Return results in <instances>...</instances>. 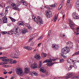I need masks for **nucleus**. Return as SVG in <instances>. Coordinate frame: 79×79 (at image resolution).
I'll list each match as a JSON object with an SVG mask.
<instances>
[{"label": "nucleus", "mask_w": 79, "mask_h": 79, "mask_svg": "<svg viewBox=\"0 0 79 79\" xmlns=\"http://www.w3.org/2000/svg\"><path fill=\"white\" fill-rule=\"evenodd\" d=\"M70 52V50L69 48V47H66L62 49V52L61 57L62 58H67V56L66 54L69 53Z\"/></svg>", "instance_id": "obj_1"}, {"label": "nucleus", "mask_w": 79, "mask_h": 79, "mask_svg": "<svg viewBox=\"0 0 79 79\" xmlns=\"http://www.w3.org/2000/svg\"><path fill=\"white\" fill-rule=\"evenodd\" d=\"M38 19L35 17H34V19H33V21H35L36 23L38 24V23H40V25H41L42 24H43V23H44V21H42V19L39 16H37Z\"/></svg>", "instance_id": "obj_2"}, {"label": "nucleus", "mask_w": 79, "mask_h": 79, "mask_svg": "<svg viewBox=\"0 0 79 79\" xmlns=\"http://www.w3.org/2000/svg\"><path fill=\"white\" fill-rule=\"evenodd\" d=\"M52 59H47L45 60L43 62V63H48L47 64V66H52L53 64H55V63H52Z\"/></svg>", "instance_id": "obj_3"}, {"label": "nucleus", "mask_w": 79, "mask_h": 79, "mask_svg": "<svg viewBox=\"0 0 79 79\" xmlns=\"http://www.w3.org/2000/svg\"><path fill=\"white\" fill-rule=\"evenodd\" d=\"M16 73L19 76H22L23 74V69L20 68H18L16 69Z\"/></svg>", "instance_id": "obj_4"}, {"label": "nucleus", "mask_w": 79, "mask_h": 79, "mask_svg": "<svg viewBox=\"0 0 79 79\" xmlns=\"http://www.w3.org/2000/svg\"><path fill=\"white\" fill-rule=\"evenodd\" d=\"M45 14L48 18H51L52 16V12L50 10L46 11Z\"/></svg>", "instance_id": "obj_5"}, {"label": "nucleus", "mask_w": 79, "mask_h": 79, "mask_svg": "<svg viewBox=\"0 0 79 79\" xmlns=\"http://www.w3.org/2000/svg\"><path fill=\"white\" fill-rule=\"evenodd\" d=\"M69 26H70L71 28L73 29V31H74V25L73 24V21L69 19Z\"/></svg>", "instance_id": "obj_6"}, {"label": "nucleus", "mask_w": 79, "mask_h": 79, "mask_svg": "<svg viewBox=\"0 0 79 79\" xmlns=\"http://www.w3.org/2000/svg\"><path fill=\"white\" fill-rule=\"evenodd\" d=\"M19 31H20V28H19V27H17V26L15 27V28H14V34L15 35L17 34V33L19 32Z\"/></svg>", "instance_id": "obj_7"}, {"label": "nucleus", "mask_w": 79, "mask_h": 79, "mask_svg": "<svg viewBox=\"0 0 79 79\" xmlns=\"http://www.w3.org/2000/svg\"><path fill=\"white\" fill-rule=\"evenodd\" d=\"M7 57H2V61L4 62H7V61H13L12 59H6Z\"/></svg>", "instance_id": "obj_8"}, {"label": "nucleus", "mask_w": 79, "mask_h": 79, "mask_svg": "<svg viewBox=\"0 0 79 79\" xmlns=\"http://www.w3.org/2000/svg\"><path fill=\"white\" fill-rule=\"evenodd\" d=\"M72 17L73 18L75 19H79V17L77 16V13L76 12H73L72 14Z\"/></svg>", "instance_id": "obj_9"}, {"label": "nucleus", "mask_w": 79, "mask_h": 79, "mask_svg": "<svg viewBox=\"0 0 79 79\" xmlns=\"http://www.w3.org/2000/svg\"><path fill=\"white\" fill-rule=\"evenodd\" d=\"M67 45L70 48H73V44L72 42L69 41L67 44Z\"/></svg>", "instance_id": "obj_10"}, {"label": "nucleus", "mask_w": 79, "mask_h": 79, "mask_svg": "<svg viewBox=\"0 0 79 79\" xmlns=\"http://www.w3.org/2000/svg\"><path fill=\"white\" fill-rule=\"evenodd\" d=\"M12 6H13V9L15 10H18V11H19V9L17 8L16 4L15 3H12L11 4Z\"/></svg>", "instance_id": "obj_11"}, {"label": "nucleus", "mask_w": 79, "mask_h": 79, "mask_svg": "<svg viewBox=\"0 0 79 79\" xmlns=\"http://www.w3.org/2000/svg\"><path fill=\"white\" fill-rule=\"evenodd\" d=\"M7 21L8 18H7V17H6V16H5L2 18V23H7Z\"/></svg>", "instance_id": "obj_12"}, {"label": "nucleus", "mask_w": 79, "mask_h": 79, "mask_svg": "<svg viewBox=\"0 0 79 79\" xmlns=\"http://www.w3.org/2000/svg\"><path fill=\"white\" fill-rule=\"evenodd\" d=\"M52 48L54 50H57L59 48V46L56 44H53L52 45Z\"/></svg>", "instance_id": "obj_13"}, {"label": "nucleus", "mask_w": 79, "mask_h": 79, "mask_svg": "<svg viewBox=\"0 0 79 79\" xmlns=\"http://www.w3.org/2000/svg\"><path fill=\"white\" fill-rule=\"evenodd\" d=\"M73 75L74 74L73 73H68L67 76L65 77V78L66 79H69V78H70L71 76H73Z\"/></svg>", "instance_id": "obj_14"}, {"label": "nucleus", "mask_w": 79, "mask_h": 79, "mask_svg": "<svg viewBox=\"0 0 79 79\" xmlns=\"http://www.w3.org/2000/svg\"><path fill=\"white\" fill-rule=\"evenodd\" d=\"M31 67L32 69H35L37 68V64H32Z\"/></svg>", "instance_id": "obj_15"}, {"label": "nucleus", "mask_w": 79, "mask_h": 79, "mask_svg": "<svg viewBox=\"0 0 79 79\" xmlns=\"http://www.w3.org/2000/svg\"><path fill=\"white\" fill-rule=\"evenodd\" d=\"M14 56H12L13 58H18V57H16V56H19V53H18V52H16L15 54H13Z\"/></svg>", "instance_id": "obj_16"}, {"label": "nucleus", "mask_w": 79, "mask_h": 79, "mask_svg": "<svg viewBox=\"0 0 79 79\" xmlns=\"http://www.w3.org/2000/svg\"><path fill=\"white\" fill-rule=\"evenodd\" d=\"M35 57L37 60H39L41 58V57L40 55H35Z\"/></svg>", "instance_id": "obj_17"}, {"label": "nucleus", "mask_w": 79, "mask_h": 79, "mask_svg": "<svg viewBox=\"0 0 79 79\" xmlns=\"http://www.w3.org/2000/svg\"><path fill=\"white\" fill-rule=\"evenodd\" d=\"M27 32V30L26 28H23L22 31L23 34H25V33Z\"/></svg>", "instance_id": "obj_18"}, {"label": "nucleus", "mask_w": 79, "mask_h": 79, "mask_svg": "<svg viewBox=\"0 0 79 79\" xmlns=\"http://www.w3.org/2000/svg\"><path fill=\"white\" fill-rule=\"evenodd\" d=\"M24 70L25 73H28L30 72V68H26Z\"/></svg>", "instance_id": "obj_19"}, {"label": "nucleus", "mask_w": 79, "mask_h": 79, "mask_svg": "<svg viewBox=\"0 0 79 79\" xmlns=\"http://www.w3.org/2000/svg\"><path fill=\"white\" fill-rule=\"evenodd\" d=\"M24 48H25L27 50H31L32 49V47H29V46H25L24 47Z\"/></svg>", "instance_id": "obj_20"}, {"label": "nucleus", "mask_w": 79, "mask_h": 79, "mask_svg": "<svg viewBox=\"0 0 79 79\" xmlns=\"http://www.w3.org/2000/svg\"><path fill=\"white\" fill-rule=\"evenodd\" d=\"M21 3L22 5H24V6H27V4L23 0H21Z\"/></svg>", "instance_id": "obj_21"}, {"label": "nucleus", "mask_w": 79, "mask_h": 79, "mask_svg": "<svg viewBox=\"0 0 79 79\" xmlns=\"http://www.w3.org/2000/svg\"><path fill=\"white\" fill-rule=\"evenodd\" d=\"M76 6L77 8H79V0H78L76 1Z\"/></svg>", "instance_id": "obj_22"}, {"label": "nucleus", "mask_w": 79, "mask_h": 79, "mask_svg": "<svg viewBox=\"0 0 79 79\" xmlns=\"http://www.w3.org/2000/svg\"><path fill=\"white\" fill-rule=\"evenodd\" d=\"M9 7H10V6H7L6 8V10L5 13V14L6 15L8 14V8Z\"/></svg>", "instance_id": "obj_23"}, {"label": "nucleus", "mask_w": 79, "mask_h": 79, "mask_svg": "<svg viewBox=\"0 0 79 79\" xmlns=\"http://www.w3.org/2000/svg\"><path fill=\"white\" fill-rule=\"evenodd\" d=\"M40 70L41 71V72H42V73H45V68L44 67H41L40 69Z\"/></svg>", "instance_id": "obj_24"}, {"label": "nucleus", "mask_w": 79, "mask_h": 79, "mask_svg": "<svg viewBox=\"0 0 79 79\" xmlns=\"http://www.w3.org/2000/svg\"><path fill=\"white\" fill-rule=\"evenodd\" d=\"M13 30H11L10 31H7V34H13Z\"/></svg>", "instance_id": "obj_25"}, {"label": "nucleus", "mask_w": 79, "mask_h": 79, "mask_svg": "<svg viewBox=\"0 0 79 79\" xmlns=\"http://www.w3.org/2000/svg\"><path fill=\"white\" fill-rule=\"evenodd\" d=\"M9 18H10V19L11 20V21H12V22H13V23H15V21H16V20L14 18H13L12 17H10Z\"/></svg>", "instance_id": "obj_26"}, {"label": "nucleus", "mask_w": 79, "mask_h": 79, "mask_svg": "<svg viewBox=\"0 0 79 79\" xmlns=\"http://www.w3.org/2000/svg\"><path fill=\"white\" fill-rule=\"evenodd\" d=\"M31 74H34L35 76H38V73H36L35 72H31Z\"/></svg>", "instance_id": "obj_27"}, {"label": "nucleus", "mask_w": 79, "mask_h": 79, "mask_svg": "<svg viewBox=\"0 0 79 79\" xmlns=\"http://www.w3.org/2000/svg\"><path fill=\"white\" fill-rule=\"evenodd\" d=\"M18 23L19 25H23V24H24V23H23V22H21L20 21H19V22Z\"/></svg>", "instance_id": "obj_28"}, {"label": "nucleus", "mask_w": 79, "mask_h": 79, "mask_svg": "<svg viewBox=\"0 0 79 79\" xmlns=\"http://www.w3.org/2000/svg\"><path fill=\"white\" fill-rule=\"evenodd\" d=\"M42 61L41 60L40 61L39 64V68H40L42 66Z\"/></svg>", "instance_id": "obj_29"}, {"label": "nucleus", "mask_w": 79, "mask_h": 79, "mask_svg": "<svg viewBox=\"0 0 79 79\" xmlns=\"http://www.w3.org/2000/svg\"><path fill=\"white\" fill-rule=\"evenodd\" d=\"M79 54V52L75 53L73 55V56H75V55H77Z\"/></svg>", "instance_id": "obj_30"}, {"label": "nucleus", "mask_w": 79, "mask_h": 79, "mask_svg": "<svg viewBox=\"0 0 79 79\" xmlns=\"http://www.w3.org/2000/svg\"><path fill=\"white\" fill-rule=\"evenodd\" d=\"M67 62L68 63H71L72 62V60H71V59H69L68 60Z\"/></svg>", "instance_id": "obj_31"}, {"label": "nucleus", "mask_w": 79, "mask_h": 79, "mask_svg": "<svg viewBox=\"0 0 79 79\" xmlns=\"http://www.w3.org/2000/svg\"><path fill=\"white\" fill-rule=\"evenodd\" d=\"M57 17L56 16H55V17L54 18V21L55 22L56 21V19H57Z\"/></svg>", "instance_id": "obj_32"}, {"label": "nucleus", "mask_w": 79, "mask_h": 79, "mask_svg": "<svg viewBox=\"0 0 79 79\" xmlns=\"http://www.w3.org/2000/svg\"><path fill=\"white\" fill-rule=\"evenodd\" d=\"M27 27H28V29L29 30H31V26H30V25H27Z\"/></svg>", "instance_id": "obj_33"}, {"label": "nucleus", "mask_w": 79, "mask_h": 79, "mask_svg": "<svg viewBox=\"0 0 79 79\" xmlns=\"http://www.w3.org/2000/svg\"><path fill=\"white\" fill-rule=\"evenodd\" d=\"M1 34H7V32H6V31H2L1 32Z\"/></svg>", "instance_id": "obj_34"}, {"label": "nucleus", "mask_w": 79, "mask_h": 79, "mask_svg": "<svg viewBox=\"0 0 79 79\" xmlns=\"http://www.w3.org/2000/svg\"><path fill=\"white\" fill-rule=\"evenodd\" d=\"M43 58H44L46 57L47 56V54L46 53H44L43 54Z\"/></svg>", "instance_id": "obj_35"}, {"label": "nucleus", "mask_w": 79, "mask_h": 79, "mask_svg": "<svg viewBox=\"0 0 79 79\" xmlns=\"http://www.w3.org/2000/svg\"><path fill=\"white\" fill-rule=\"evenodd\" d=\"M60 63H63V62H64V60L63 59H60Z\"/></svg>", "instance_id": "obj_36"}, {"label": "nucleus", "mask_w": 79, "mask_h": 79, "mask_svg": "<svg viewBox=\"0 0 79 79\" xmlns=\"http://www.w3.org/2000/svg\"><path fill=\"white\" fill-rule=\"evenodd\" d=\"M60 36H61V37H65V35H64V34L63 33H61L60 35Z\"/></svg>", "instance_id": "obj_37"}, {"label": "nucleus", "mask_w": 79, "mask_h": 79, "mask_svg": "<svg viewBox=\"0 0 79 79\" xmlns=\"http://www.w3.org/2000/svg\"><path fill=\"white\" fill-rule=\"evenodd\" d=\"M43 38V36H40L38 38V40H40L41 39H42Z\"/></svg>", "instance_id": "obj_38"}, {"label": "nucleus", "mask_w": 79, "mask_h": 79, "mask_svg": "<svg viewBox=\"0 0 79 79\" xmlns=\"http://www.w3.org/2000/svg\"><path fill=\"white\" fill-rule=\"evenodd\" d=\"M73 67L75 69H76V68H77V66H76V65H75V64H74L73 65Z\"/></svg>", "instance_id": "obj_39"}, {"label": "nucleus", "mask_w": 79, "mask_h": 79, "mask_svg": "<svg viewBox=\"0 0 79 79\" xmlns=\"http://www.w3.org/2000/svg\"><path fill=\"white\" fill-rule=\"evenodd\" d=\"M62 7V6H61V5H60L58 8V10H60V9H61Z\"/></svg>", "instance_id": "obj_40"}, {"label": "nucleus", "mask_w": 79, "mask_h": 79, "mask_svg": "<svg viewBox=\"0 0 79 79\" xmlns=\"http://www.w3.org/2000/svg\"><path fill=\"white\" fill-rule=\"evenodd\" d=\"M76 31H77V32H79V27H77Z\"/></svg>", "instance_id": "obj_41"}, {"label": "nucleus", "mask_w": 79, "mask_h": 79, "mask_svg": "<svg viewBox=\"0 0 79 79\" xmlns=\"http://www.w3.org/2000/svg\"><path fill=\"white\" fill-rule=\"evenodd\" d=\"M70 0H68L67 2V5H68L69 4V3H70Z\"/></svg>", "instance_id": "obj_42"}, {"label": "nucleus", "mask_w": 79, "mask_h": 79, "mask_svg": "<svg viewBox=\"0 0 79 79\" xmlns=\"http://www.w3.org/2000/svg\"><path fill=\"white\" fill-rule=\"evenodd\" d=\"M63 27H64V29H65V28H66V27H67L66 25H63Z\"/></svg>", "instance_id": "obj_43"}, {"label": "nucleus", "mask_w": 79, "mask_h": 79, "mask_svg": "<svg viewBox=\"0 0 79 79\" xmlns=\"http://www.w3.org/2000/svg\"><path fill=\"white\" fill-rule=\"evenodd\" d=\"M17 63V61L16 60H14L13 61V64H15V63Z\"/></svg>", "instance_id": "obj_44"}, {"label": "nucleus", "mask_w": 79, "mask_h": 79, "mask_svg": "<svg viewBox=\"0 0 79 79\" xmlns=\"http://www.w3.org/2000/svg\"><path fill=\"white\" fill-rule=\"evenodd\" d=\"M51 34V31L49 30V33H48V35H50Z\"/></svg>", "instance_id": "obj_45"}, {"label": "nucleus", "mask_w": 79, "mask_h": 79, "mask_svg": "<svg viewBox=\"0 0 79 79\" xmlns=\"http://www.w3.org/2000/svg\"><path fill=\"white\" fill-rule=\"evenodd\" d=\"M73 65H70L69 66V67L72 69V68H73Z\"/></svg>", "instance_id": "obj_46"}, {"label": "nucleus", "mask_w": 79, "mask_h": 79, "mask_svg": "<svg viewBox=\"0 0 79 79\" xmlns=\"http://www.w3.org/2000/svg\"><path fill=\"white\" fill-rule=\"evenodd\" d=\"M64 16H65V14H64L62 17V19H64Z\"/></svg>", "instance_id": "obj_47"}, {"label": "nucleus", "mask_w": 79, "mask_h": 79, "mask_svg": "<svg viewBox=\"0 0 79 79\" xmlns=\"http://www.w3.org/2000/svg\"><path fill=\"white\" fill-rule=\"evenodd\" d=\"M2 20L1 19H0V24H2Z\"/></svg>", "instance_id": "obj_48"}, {"label": "nucleus", "mask_w": 79, "mask_h": 79, "mask_svg": "<svg viewBox=\"0 0 79 79\" xmlns=\"http://www.w3.org/2000/svg\"><path fill=\"white\" fill-rule=\"evenodd\" d=\"M63 2H62L61 4H60V5H61V6H63Z\"/></svg>", "instance_id": "obj_49"}, {"label": "nucleus", "mask_w": 79, "mask_h": 79, "mask_svg": "<svg viewBox=\"0 0 79 79\" xmlns=\"http://www.w3.org/2000/svg\"><path fill=\"white\" fill-rule=\"evenodd\" d=\"M42 43H39V44H38V47H40V45H41V44Z\"/></svg>", "instance_id": "obj_50"}, {"label": "nucleus", "mask_w": 79, "mask_h": 79, "mask_svg": "<svg viewBox=\"0 0 79 79\" xmlns=\"http://www.w3.org/2000/svg\"><path fill=\"white\" fill-rule=\"evenodd\" d=\"M32 39H33V38H31L29 40V42H30V41H31V40H32Z\"/></svg>", "instance_id": "obj_51"}, {"label": "nucleus", "mask_w": 79, "mask_h": 79, "mask_svg": "<svg viewBox=\"0 0 79 79\" xmlns=\"http://www.w3.org/2000/svg\"><path fill=\"white\" fill-rule=\"evenodd\" d=\"M75 78H76V77H71V79H75Z\"/></svg>", "instance_id": "obj_52"}, {"label": "nucleus", "mask_w": 79, "mask_h": 79, "mask_svg": "<svg viewBox=\"0 0 79 79\" xmlns=\"http://www.w3.org/2000/svg\"><path fill=\"white\" fill-rule=\"evenodd\" d=\"M7 73V72H4L3 74H6Z\"/></svg>", "instance_id": "obj_53"}, {"label": "nucleus", "mask_w": 79, "mask_h": 79, "mask_svg": "<svg viewBox=\"0 0 79 79\" xmlns=\"http://www.w3.org/2000/svg\"><path fill=\"white\" fill-rule=\"evenodd\" d=\"M52 61H55V60H56V59H52Z\"/></svg>", "instance_id": "obj_54"}, {"label": "nucleus", "mask_w": 79, "mask_h": 79, "mask_svg": "<svg viewBox=\"0 0 79 79\" xmlns=\"http://www.w3.org/2000/svg\"><path fill=\"white\" fill-rule=\"evenodd\" d=\"M8 63L7 62H3V64H7Z\"/></svg>", "instance_id": "obj_55"}, {"label": "nucleus", "mask_w": 79, "mask_h": 79, "mask_svg": "<svg viewBox=\"0 0 79 79\" xmlns=\"http://www.w3.org/2000/svg\"><path fill=\"white\" fill-rule=\"evenodd\" d=\"M3 57H0V60H2Z\"/></svg>", "instance_id": "obj_56"}, {"label": "nucleus", "mask_w": 79, "mask_h": 79, "mask_svg": "<svg viewBox=\"0 0 79 79\" xmlns=\"http://www.w3.org/2000/svg\"><path fill=\"white\" fill-rule=\"evenodd\" d=\"M2 5H3V3H1V4H0V6L2 7Z\"/></svg>", "instance_id": "obj_57"}, {"label": "nucleus", "mask_w": 79, "mask_h": 79, "mask_svg": "<svg viewBox=\"0 0 79 79\" xmlns=\"http://www.w3.org/2000/svg\"><path fill=\"white\" fill-rule=\"evenodd\" d=\"M13 73L12 72H8L9 74H11V73Z\"/></svg>", "instance_id": "obj_58"}, {"label": "nucleus", "mask_w": 79, "mask_h": 79, "mask_svg": "<svg viewBox=\"0 0 79 79\" xmlns=\"http://www.w3.org/2000/svg\"><path fill=\"white\" fill-rule=\"evenodd\" d=\"M50 6H51V7H54L55 6H54L53 5H51Z\"/></svg>", "instance_id": "obj_59"}, {"label": "nucleus", "mask_w": 79, "mask_h": 79, "mask_svg": "<svg viewBox=\"0 0 79 79\" xmlns=\"http://www.w3.org/2000/svg\"><path fill=\"white\" fill-rule=\"evenodd\" d=\"M71 69V68H70V67H69V70H71V69Z\"/></svg>", "instance_id": "obj_60"}, {"label": "nucleus", "mask_w": 79, "mask_h": 79, "mask_svg": "<svg viewBox=\"0 0 79 79\" xmlns=\"http://www.w3.org/2000/svg\"><path fill=\"white\" fill-rule=\"evenodd\" d=\"M1 15L2 16H3V15H4V14H3V13H1Z\"/></svg>", "instance_id": "obj_61"}, {"label": "nucleus", "mask_w": 79, "mask_h": 79, "mask_svg": "<svg viewBox=\"0 0 79 79\" xmlns=\"http://www.w3.org/2000/svg\"><path fill=\"white\" fill-rule=\"evenodd\" d=\"M77 78H78V79H79V75L77 77Z\"/></svg>", "instance_id": "obj_62"}, {"label": "nucleus", "mask_w": 79, "mask_h": 79, "mask_svg": "<svg viewBox=\"0 0 79 79\" xmlns=\"http://www.w3.org/2000/svg\"><path fill=\"white\" fill-rule=\"evenodd\" d=\"M11 79H14V78L13 77H11L10 78Z\"/></svg>", "instance_id": "obj_63"}, {"label": "nucleus", "mask_w": 79, "mask_h": 79, "mask_svg": "<svg viewBox=\"0 0 79 79\" xmlns=\"http://www.w3.org/2000/svg\"><path fill=\"white\" fill-rule=\"evenodd\" d=\"M0 64H2V65L3 64V62L1 63Z\"/></svg>", "instance_id": "obj_64"}]
</instances>
